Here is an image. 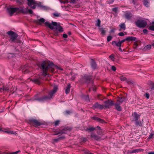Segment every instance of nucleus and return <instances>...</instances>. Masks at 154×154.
Returning <instances> with one entry per match:
<instances>
[{
    "label": "nucleus",
    "mask_w": 154,
    "mask_h": 154,
    "mask_svg": "<svg viewBox=\"0 0 154 154\" xmlns=\"http://www.w3.org/2000/svg\"><path fill=\"white\" fill-rule=\"evenodd\" d=\"M45 24L50 29L54 30V34L56 36L58 35L59 33L63 31V28L59 23L52 21L51 23L49 22H46Z\"/></svg>",
    "instance_id": "nucleus-1"
},
{
    "label": "nucleus",
    "mask_w": 154,
    "mask_h": 154,
    "mask_svg": "<svg viewBox=\"0 0 154 154\" xmlns=\"http://www.w3.org/2000/svg\"><path fill=\"white\" fill-rule=\"evenodd\" d=\"M41 66L43 71L42 74L44 76L47 75L48 69L50 68H54V70L59 69L61 70H63V69L60 67L54 65L53 63H49L47 61L43 62L41 64Z\"/></svg>",
    "instance_id": "nucleus-2"
},
{
    "label": "nucleus",
    "mask_w": 154,
    "mask_h": 154,
    "mask_svg": "<svg viewBox=\"0 0 154 154\" xmlns=\"http://www.w3.org/2000/svg\"><path fill=\"white\" fill-rule=\"evenodd\" d=\"M27 1H28V5L32 9H35L36 6H37L41 8L42 9H47V7L43 6L41 2L35 1L34 0H27Z\"/></svg>",
    "instance_id": "nucleus-3"
},
{
    "label": "nucleus",
    "mask_w": 154,
    "mask_h": 154,
    "mask_svg": "<svg viewBox=\"0 0 154 154\" xmlns=\"http://www.w3.org/2000/svg\"><path fill=\"white\" fill-rule=\"evenodd\" d=\"M57 86H54L53 89L50 91L48 97H45L39 98H36L35 97L33 99L34 100H37L40 101H43L45 99H51L52 98V96L53 94L57 91Z\"/></svg>",
    "instance_id": "nucleus-4"
},
{
    "label": "nucleus",
    "mask_w": 154,
    "mask_h": 154,
    "mask_svg": "<svg viewBox=\"0 0 154 154\" xmlns=\"http://www.w3.org/2000/svg\"><path fill=\"white\" fill-rule=\"evenodd\" d=\"M7 10L11 16L12 15L15 13L19 12V8L8 7L7 8Z\"/></svg>",
    "instance_id": "nucleus-5"
},
{
    "label": "nucleus",
    "mask_w": 154,
    "mask_h": 154,
    "mask_svg": "<svg viewBox=\"0 0 154 154\" xmlns=\"http://www.w3.org/2000/svg\"><path fill=\"white\" fill-rule=\"evenodd\" d=\"M135 24L139 27H144L147 25V22L145 20H138L135 22Z\"/></svg>",
    "instance_id": "nucleus-6"
},
{
    "label": "nucleus",
    "mask_w": 154,
    "mask_h": 154,
    "mask_svg": "<svg viewBox=\"0 0 154 154\" xmlns=\"http://www.w3.org/2000/svg\"><path fill=\"white\" fill-rule=\"evenodd\" d=\"M19 12H22L23 13H29L32 14L33 11L32 10L28 9V8H25L24 7H19Z\"/></svg>",
    "instance_id": "nucleus-7"
},
{
    "label": "nucleus",
    "mask_w": 154,
    "mask_h": 154,
    "mask_svg": "<svg viewBox=\"0 0 154 154\" xmlns=\"http://www.w3.org/2000/svg\"><path fill=\"white\" fill-rule=\"evenodd\" d=\"M8 34L10 36L11 39L12 41L14 40L17 37V35L12 31L8 32Z\"/></svg>",
    "instance_id": "nucleus-8"
},
{
    "label": "nucleus",
    "mask_w": 154,
    "mask_h": 154,
    "mask_svg": "<svg viewBox=\"0 0 154 154\" xmlns=\"http://www.w3.org/2000/svg\"><path fill=\"white\" fill-rule=\"evenodd\" d=\"M140 115L138 114L136 112H134L132 115L131 119L133 121H137L140 117Z\"/></svg>",
    "instance_id": "nucleus-9"
},
{
    "label": "nucleus",
    "mask_w": 154,
    "mask_h": 154,
    "mask_svg": "<svg viewBox=\"0 0 154 154\" xmlns=\"http://www.w3.org/2000/svg\"><path fill=\"white\" fill-rule=\"evenodd\" d=\"M104 107L106 108H108L110 106H111L114 104L113 102L112 101H110L109 100H106L104 102Z\"/></svg>",
    "instance_id": "nucleus-10"
},
{
    "label": "nucleus",
    "mask_w": 154,
    "mask_h": 154,
    "mask_svg": "<svg viewBox=\"0 0 154 154\" xmlns=\"http://www.w3.org/2000/svg\"><path fill=\"white\" fill-rule=\"evenodd\" d=\"M0 131H3L6 132L8 134H14L16 133L15 132L13 131H11L7 130L6 129L0 128Z\"/></svg>",
    "instance_id": "nucleus-11"
},
{
    "label": "nucleus",
    "mask_w": 154,
    "mask_h": 154,
    "mask_svg": "<svg viewBox=\"0 0 154 154\" xmlns=\"http://www.w3.org/2000/svg\"><path fill=\"white\" fill-rule=\"evenodd\" d=\"M39 78H42L40 76H39V78H35V79H30V80L32 82H34L36 83L39 84L40 83V80Z\"/></svg>",
    "instance_id": "nucleus-12"
},
{
    "label": "nucleus",
    "mask_w": 154,
    "mask_h": 154,
    "mask_svg": "<svg viewBox=\"0 0 154 154\" xmlns=\"http://www.w3.org/2000/svg\"><path fill=\"white\" fill-rule=\"evenodd\" d=\"M126 40L128 41H136L137 38L136 37L133 36H128L126 38Z\"/></svg>",
    "instance_id": "nucleus-13"
},
{
    "label": "nucleus",
    "mask_w": 154,
    "mask_h": 154,
    "mask_svg": "<svg viewBox=\"0 0 154 154\" xmlns=\"http://www.w3.org/2000/svg\"><path fill=\"white\" fill-rule=\"evenodd\" d=\"M112 45L114 46H116L119 47H120L121 46V44L120 41L119 42L113 41L112 42Z\"/></svg>",
    "instance_id": "nucleus-14"
},
{
    "label": "nucleus",
    "mask_w": 154,
    "mask_h": 154,
    "mask_svg": "<svg viewBox=\"0 0 154 154\" xmlns=\"http://www.w3.org/2000/svg\"><path fill=\"white\" fill-rule=\"evenodd\" d=\"M116 109L118 111H120L122 110V108L120 106V104L118 102L116 103L115 104Z\"/></svg>",
    "instance_id": "nucleus-15"
},
{
    "label": "nucleus",
    "mask_w": 154,
    "mask_h": 154,
    "mask_svg": "<svg viewBox=\"0 0 154 154\" xmlns=\"http://www.w3.org/2000/svg\"><path fill=\"white\" fill-rule=\"evenodd\" d=\"M132 16V14L129 12H126L125 14V18L127 19H129Z\"/></svg>",
    "instance_id": "nucleus-16"
},
{
    "label": "nucleus",
    "mask_w": 154,
    "mask_h": 154,
    "mask_svg": "<svg viewBox=\"0 0 154 154\" xmlns=\"http://www.w3.org/2000/svg\"><path fill=\"white\" fill-rule=\"evenodd\" d=\"M71 86L70 84H69L67 86L65 90V92L66 94H68L70 88Z\"/></svg>",
    "instance_id": "nucleus-17"
},
{
    "label": "nucleus",
    "mask_w": 154,
    "mask_h": 154,
    "mask_svg": "<svg viewBox=\"0 0 154 154\" xmlns=\"http://www.w3.org/2000/svg\"><path fill=\"white\" fill-rule=\"evenodd\" d=\"M119 26L121 28V29H122L123 30H124L125 29L126 27L125 24L124 23H121L119 25Z\"/></svg>",
    "instance_id": "nucleus-18"
},
{
    "label": "nucleus",
    "mask_w": 154,
    "mask_h": 154,
    "mask_svg": "<svg viewBox=\"0 0 154 154\" xmlns=\"http://www.w3.org/2000/svg\"><path fill=\"white\" fill-rule=\"evenodd\" d=\"M93 119L95 120H96L99 122H100L103 123L104 122V121L103 120H102V119H100L99 118H98L97 117H93Z\"/></svg>",
    "instance_id": "nucleus-19"
},
{
    "label": "nucleus",
    "mask_w": 154,
    "mask_h": 154,
    "mask_svg": "<svg viewBox=\"0 0 154 154\" xmlns=\"http://www.w3.org/2000/svg\"><path fill=\"white\" fill-rule=\"evenodd\" d=\"M125 98L124 97H122L121 98H119L117 100V102L122 103L125 101Z\"/></svg>",
    "instance_id": "nucleus-20"
},
{
    "label": "nucleus",
    "mask_w": 154,
    "mask_h": 154,
    "mask_svg": "<svg viewBox=\"0 0 154 154\" xmlns=\"http://www.w3.org/2000/svg\"><path fill=\"white\" fill-rule=\"evenodd\" d=\"M143 4L146 7H148L149 6L148 0H143Z\"/></svg>",
    "instance_id": "nucleus-21"
},
{
    "label": "nucleus",
    "mask_w": 154,
    "mask_h": 154,
    "mask_svg": "<svg viewBox=\"0 0 154 154\" xmlns=\"http://www.w3.org/2000/svg\"><path fill=\"white\" fill-rule=\"evenodd\" d=\"M91 136L96 140H99L100 139V138L98 136L94 134H91Z\"/></svg>",
    "instance_id": "nucleus-22"
},
{
    "label": "nucleus",
    "mask_w": 154,
    "mask_h": 154,
    "mask_svg": "<svg viewBox=\"0 0 154 154\" xmlns=\"http://www.w3.org/2000/svg\"><path fill=\"white\" fill-rule=\"evenodd\" d=\"M91 66L93 69H95L96 67V63L93 61H92L91 63Z\"/></svg>",
    "instance_id": "nucleus-23"
},
{
    "label": "nucleus",
    "mask_w": 154,
    "mask_h": 154,
    "mask_svg": "<svg viewBox=\"0 0 154 154\" xmlns=\"http://www.w3.org/2000/svg\"><path fill=\"white\" fill-rule=\"evenodd\" d=\"M32 122L36 126H38L40 125V123L36 120H33Z\"/></svg>",
    "instance_id": "nucleus-24"
},
{
    "label": "nucleus",
    "mask_w": 154,
    "mask_h": 154,
    "mask_svg": "<svg viewBox=\"0 0 154 154\" xmlns=\"http://www.w3.org/2000/svg\"><path fill=\"white\" fill-rule=\"evenodd\" d=\"M135 124L136 125L141 126L142 125V123L140 121H135Z\"/></svg>",
    "instance_id": "nucleus-25"
},
{
    "label": "nucleus",
    "mask_w": 154,
    "mask_h": 154,
    "mask_svg": "<svg viewBox=\"0 0 154 154\" xmlns=\"http://www.w3.org/2000/svg\"><path fill=\"white\" fill-rule=\"evenodd\" d=\"M149 29L154 31V22L152 23V25L150 26Z\"/></svg>",
    "instance_id": "nucleus-26"
},
{
    "label": "nucleus",
    "mask_w": 154,
    "mask_h": 154,
    "mask_svg": "<svg viewBox=\"0 0 154 154\" xmlns=\"http://www.w3.org/2000/svg\"><path fill=\"white\" fill-rule=\"evenodd\" d=\"M9 89V88L7 87H3L1 88H0V91H1V90H2L3 91H7Z\"/></svg>",
    "instance_id": "nucleus-27"
},
{
    "label": "nucleus",
    "mask_w": 154,
    "mask_h": 154,
    "mask_svg": "<svg viewBox=\"0 0 154 154\" xmlns=\"http://www.w3.org/2000/svg\"><path fill=\"white\" fill-rule=\"evenodd\" d=\"M100 19H98L97 22V25L98 26H100Z\"/></svg>",
    "instance_id": "nucleus-28"
},
{
    "label": "nucleus",
    "mask_w": 154,
    "mask_h": 154,
    "mask_svg": "<svg viewBox=\"0 0 154 154\" xmlns=\"http://www.w3.org/2000/svg\"><path fill=\"white\" fill-rule=\"evenodd\" d=\"M100 104L97 103H96L94 104V108H98Z\"/></svg>",
    "instance_id": "nucleus-29"
},
{
    "label": "nucleus",
    "mask_w": 154,
    "mask_h": 154,
    "mask_svg": "<svg viewBox=\"0 0 154 154\" xmlns=\"http://www.w3.org/2000/svg\"><path fill=\"white\" fill-rule=\"evenodd\" d=\"M100 31L101 33L103 34H104L105 33V31L103 28H101L100 29Z\"/></svg>",
    "instance_id": "nucleus-30"
},
{
    "label": "nucleus",
    "mask_w": 154,
    "mask_h": 154,
    "mask_svg": "<svg viewBox=\"0 0 154 154\" xmlns=\"http://www.w3.org/2000/svg\"><path fill=\"white\" fill-rule=\"evenodd\" d=\"M112 39V37L110 36H109L107 37V42H109Z\"/></svg>",
    "instance_id": "nucleus-31"
},
{
    "label": "nucleus",
    "mask_w": 154,
    "mask_h": 154,
    "mask_svg": "<svg viewBox=\"0 0 154 154\" xmlns=\"http://www.w3.org/2000/svg\"><path fill=\"white\" fill-rule=\"evenodd\" d=\"M84 152L85 154H94L93 153H91L88 150H84Z\"/></svg>",
    "instance_id": "nucleus-32"
},
{
    "label": "nucleus",
    "mask_w": 154,
    "mask_h": 154,
    "mask_svg": "<svg viewBox=\"0 0 154 154\" xmlns=\"http://www.w3.org/2000/svg\"><path fill=\"white\" fill-rule=\"evenodd\" d=\"M120 79L121 81H125L126 79V78L123 76H121L120 77Z\"/></svg>",
    "instance_id": "nucleus-33"
},
{
    "label": "nucleus",
    "mask_w": 154,
    "mask_h": 154,
    "mask_svg": "<svg viewBox=\"0 0 154 154\" xmlns=\"http://www.w3.org/2000/svg\"><path fill=\"white\" fill-rule=\"evenodd\" d=\"M139 151V149H136L133 150L131 152V153H134L136 152H138Z\"/></svg>",
    "instance_id": "nucleus-34"
},
{
    "label": "nucleus",
    "mask_w": 154,
    "mask_h": 154,
    "mask_svg": "<svg viewBox=\"0 0 154 154\" xmlns=\"http://www.w3.org/2000/svg\"><path fill=\"white\" fill-rule=\"evenodd\" d=\"M109 58L112 61H114V58L113 55H111L110 56H109Z\"/></svg>",
    "instance_id": "nucleus-35"
},
{
    "label": "nucleus",
    "mask_w": 154,
    "mask_h": 154,
    "mask_svg": "<svg viewBox=\"0 0 154 154\" xmlns=\"http://www.w3.org/2000/svg\"><path fill=\"white\" fill-rule=\"evenodd\" d=\"M104 107H105L104 105L100 104L98 108H99L100 109H103Z\"/></svg>",
    "instance_id": "nucleus-36"
},
{
    "label": "nucleus",
    "mask_w": 154,
    "mask_h": 154,
    "mask_svg": "<svg viewBox=\"0 0 154 154\" xmlns=\"http://www.w3.org/2000/svg\"><path fill=\"white\" fill-rule=\"evenodd\" d=\"M39 22H44L45 21V20L44 18H41L38 20Z\"/></svg>",
    "instance_id": "nucleus-37"
},
{
    "label": "nucleus",
    "mask_w": 154,
    "mask_h": 154,
    "mask_svg": "<svg viewBox=\"0 0 154 154\" xmlns=\"http://www.w3.org/2000/svg\"><path fill=\"white\" fill-rule=\"evenodd\" d=\"M111 69L113 71H115L116 70V67L113 66H111Z\"/></svg>",
    "instance_id": "nucleus-38"
},
{
    "label": "nucleus",
    "mask_w": 154,
    "mask_h": 154,
    "mask_svg": "<svg viewBox=\"0 0 154 154\" xmlns=\"http://www.w3.org/2000/svg\"><path fill=\"white\" fill-rule=\"evenodd\" d=\"M60 123V121L59 120H57L55 122V126L58 125Z\"/></svg>",
    "instance_id": "nucleus-39"
},
{
    "label": "nucleus",
    "mask_w": 154,
    "mask_h": 154,
    "mask_svg": "<svg viewBox=\"0 0 154 154\" xmlns=\"http://www.w3.org/2000/svg\"><path fill=\"white\" fill-rule=\"evenodd\" d=\"M151 48V46L150 45H147L145 47V48L146 49H150Z\"/></svg>",
    "instance_id": "nucleus-40"
},
{
    "label": "nucleus",
    "mask_w": 154,
    "mask_h": 154,
    "mask_svg": "<svg viewBox=\"0 0 154 154\" xmlns=\"http://www.w3.org/2000/svg\"><path fill=\"white\" fill-rule=\"evenodd\" d=\"M119 35L120 36H123L124 35V34L122 32H120L119 33Z\"/></svg>",
    "instance_id": "nucleus-41"
},
{
    "label": "nucleus",
    "mask_w": 154,
    "mask_h": 154,
    "mask_svg": "<svg viewBox=\"0 0 154 154\" xmlns=\"http://www.w3.org/2000/svg\"><path fill=\"white\" fill-rule=\"evenodd\" d=\"M145 96L147 99H149V94L146 93L145 94Z\"/></svg>",
    "instance_id": "nucleus-42"
},
{
    "label": "nucleus",
    "mask_w": 154,
    "mask_h": 154,
    "mask_svg": "<svg viewBox=\"0 0 154 154\" xmlns=\"http://www.w3.org/2000/svg\"><path fill=\"white\" fill-rule=\"evenodd\" d=\"M95 129V128L93 127H91L90 128H88V130H89L90 131H92L94 130Z\"/></svg>",
    "instance_id": "nucleus-43"
},
{
    "label": "nucleus",
    "mask_w": 154,
    "mask_h": 154,
    "mask_svg": "<svg viewBox=\"0 0 154 154\" xmlns=\"http://www.w3.org/2000/svg\"><path fill=\"white\" fill-rule=\"evenodd\" d=\"M117 8H112V10L115 12H116L117 11Z\"/></svg>",
    "instance_id": "nucleus-44"
},
{
    "label": "nucleus",
    "mask_w": 154,
    "mask_h": 154,
    "mask_svg": "<svg viewBox=\"0 0 154 154\" xmlns=\"http://www.w3.org/2000/svg\"><path fill=\"white\" fill-rule=\"evenodd\" d=\"M56 17H58L59 16V14L58 13H54L53 14Z\"/></svg>",
    "instance_id": "nucleus-45"
},
{
    "label": "nucleus",
    "mask_w": 154,
    "mask_h": 154,
    "mask_svg": "<svg viewBox=\"0 0 154 154\" xmlns=\"http://www.w3.org/2000/svg\"><path fill=\"white\" fill-rule=\"evenodd\" d=\"M19 152H20V151H17L13 152L11 153H9V154H17Z\"/></svg>",
    "instance_id": "nucleus-46"
},
{
    "label": "nucleus",
    "mask_w": 154,
    "mask_h": 154,
    "mask_svg": "<svg viewBox=\"0 0 154 154\" xmlns=\"http://www.w3.org/2000/svg\"><path fill=\"white\" fill-rule=\"evenodd\" d=\"M63 37L65 38H67L68 37L67 35L66 34H63Z\"/></svg>",
    "instance_id": "nucleus-47"
},
{
    "label": "nucleus",
    "mask_w": 154,
    "mask_h": 154,
    "mask_svg": "<svg viewBox=\"0 0 154 154\" xmlns=\"http://www.w3.org/2000/svg\"><path fill=\"white\" fill-rule=\"evenodd\" d=\"M153 134H151L148 137V138L149 139H150L152 137H153Z\"/></svg>",
    "instance_id": "nucleus-48"
},
{
    "label": "nucleus",
    "mask_w": 154,
    "mask_h": 154,
    "mask_svg": "<svg viewBox=\"0 0 154 154\" xmlns=\"http://www.w3.org/2000/svg\"><path fill=\"white\" fill-rule=\"evenodd\" d=\"M66 131V129H63L62 131L61 132V133H62V134H63V133H66L67 132V131H66V132H65V131Z\"/></svg>",
    "instance_id": "nucleus-49"
},
{
    "label": "nucleus",
    "mask_w": 154,
    "mask_h": 154,
    "mask_svg": "<svg viewBox=\"0 0 154 154\" xmlns=\"http://www.w3.org/2000/svg\"><path fill=\"white\" fill-rule=\"evenodd\" d=\"M151 85H152V89H154V83L152 82H151Z\"/></svg>",
    "instance_id": "nucleus-50"
},
{
    "label": "nucleus",
    "mask_w": 154,
    "mask_h": 154,
    "mask_svg": "<svg viewBox=\"0 0 154 154\" xmlns=\"http://www.w3.org/2000/svg\"><path fill=\"white\" fill-rule=\"evenodd\" d=\"M126 40H126V38L124 39H123L121 41H120V42H121V44H122L123 42H124Z\"/></svg>",
    "instance_id": "nucleus-51"
},
{
    "label": "nucleus",
    "mask_w": 154,
    "mask_h": 154,
    "mask_svg": "<svg viewBox=\"0 0 154 154\" xmlns=\"http://www.w3.org/2000/svg\"><path fill=\"white\" fill-rule=\"evenodd\" d=\"M148 32V31L146 29H144L143 30V32L144 33H146Z\"/></svg>",
    "instance_id": "nucleus-52"
},
{
    "label": "nucleus",
    "mask_w": 154,
    "mask_h": 154,
    "mask_svg": "<svg viewBox=\"0 0 154 154\" xmlns=\"http://www.w3.org/2000/svg\"><path fill=\"white\" fill-rule=\"evenodd\" d=\"M148 154H154V152H149Z\"/></svg>",
    "instance_id": "nucleus-53"
},
{
    "label": "nucleus",
    "mask_w": 154,
    "mask_h": 154,
    "mask_svg": "<svg viewBox=\"0 0 154 154\" xmlns=\"http://www.w3.org/2000/svg\"><path fill=\"white\" fill-rule=\"evenodd\" d=\"M137 43L136 42L134 43V46H135V48H137Z\"/></svg>",
    "instance_id": "nucleus-54"
},
{
    "label": "nucleus",
    "mask_w": 154,
    "mask_h": 154,
    "mask_svg": "<svg viewBox=\"0 0 154 154\" xmlns=\"http://www.w3.org/2000/svg\"><path fill=\"white\" fill-rule=\"evenodd\" d=\"M60 3H65V1H62L61 0H60Z\"/></svg>",
    "instance_id": "nucleus-55"
},
{
    "label": "nucleus",
    "mask_w": 154,
    "mask_h": 154,
    "mask_svg": "<svg viewBox=\"0 0 154 154\" xmlns=\"http://www.w3.org/2000/svg\"><path fill=\"white\" fill-rule=\"evenodd\" d=\"M66 112L67 114H69L70 112L69 111H66Z\"/></svg>",
    "instance_id": "nucleus-56"
},
{
    "label": "nucleus",
    "mask_w": 154,
    "mask_h": 154,
    "mask_svg": "<svg viewBox=\"0 0 154 154\" xmlns=\"http://www.w3.org/2000/svg\"><path fill=\"white\" fill-rule=\"evenodd\" d=\"M97 128L98 129H100V127H99V126H97Z\"/></svg>",
    "instance_id": "nucleus-57"
},
{
    "label": "nucleus",
    "mask_w": 154,
    "mask_h": 154,
    "mask_svg": "<svg viewBox=\"0 0 154 154\" xmlns=\"http://www.w3.org/2000/svg\"><path fill=\"white\" fill-rule=\"evenodd\" d=\"M119 50H120V51H122V49L120 47H119Z\"/></svg>",
    "instance_id": "nucleus-58"
},
{
    "label": "nucleus",
    "mask_w": 154,
    "mask_h": 154,
    "mask_svg": "<svg viewBox=\"0 0 154 154\" xmlns=\"http://www.w3.org/2000/svg\"><path fill=\"white\" fill-rule=\"evenodd\" d=\"M54 140L55 141H57L58 140V139H54Z\"/></svg>",
    "instance_id": "nucleus-59"
},
{
    "label": "nucleus",
    "mask_w": 154,
    "mask_h": 154,
    "mask_svg": "<svg viewBox=\"0 0 154 154\" xmlns=\"http://www.w3.org/2000/svg\"><path fill=\"white\" fill-rule=\"evenodd\" d=\"M72 2H74L75 0H71Z\"/></svg>",
    "instance_id": "nucleus-60"
},
{
    "label": "nucleus",
    "mask_w": 154,
    "mask_h": 154,
    "mask_svg": "<svg viewBox=\"0 0 154 154\" xmlns=\"http://www.w3.org/2000/svg\"><path fill=\"white\" fill-rule=\"evenodd\" d=\"M74 79V78H73V77L71 78V79L72 80H73Z\"/></svg>",
    "instance_id": "nucleus-61"
},
{
    "label": "nucleus",
    "mask_w": 154,
    "mask_h": 154,
    "mask_svg": "<svg viewBox=\"0 0 154 154\" xmlns=\"http://www.w3.org/2000/svg\"><path fill=\"white\" fill-rule=\"evenodd\" d=\"M111 32H114V30H111Z\"/></svg>",
    "instance_id": "nucleus-62"
},
{
    "label": "nucleus",
    "mask_w": 154,
    "mask_h": 154,
    "mask_svg": "<svg viewBox=\"0 0 154 154\" xmlns=\"http://www.w3.org/2000/svg\"><path fill=\"white\" fill-rule=\"evenodd\" d=\"M53 72H54V71H52Z\"/></svg>",
    "instance_id": "nucleus-63"
},
{
    "label": "nucleus",
    "mask_w": 154,
    "mask_h": 154,
    "mask_svg": "<svg viewBox=\"0 0 154 154\" xmlns=\"http://www.w3.org/2000/svg\"><path fill=\"white\" fill-rule=\"evenodd\" d=\"M59 138H61V137H60Z\"/></svg>",
    "instance_id": "nucleus-64"
}]
</instances>
